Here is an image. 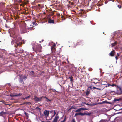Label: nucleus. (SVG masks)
Returning a JSON list of instances; mask_svg holds the SVG:
<instances>
[{
    "mask_svg": "<svg viewBox=\"0 0 122 122\" xmlns=\"http://www.w3.org/2000/svg\"><path fill=\"white\" fill-rule=\"evenodd\" d=\"M69 78L70 79V81L71 82H73V77L72 76H71L69 77Z\"/></svg>",
    "mask_w": 122,
    "mask_h": 122,
    "instance_id": "nucleus-16",
    "label": "nucleus"
},
{
    "mask_svg": "<svg viewBox=\"0 0 122 122\" xmlns=\"http://www.w3.org/2000/svg\"><path fill=\"white\" fill-rule=\"evenodd\" d=\"M59 117L58 115V114H57L56 115L54 118V120L52 122H57V120L59 118Z\"/></svg>",
    "mask_w": 122,
    "mask_h": 122,
    "instance_id": "nucleus-7",
    "label": "nucleus"
},
{
    "mask_svg": "<svg viewBox=\"0 0 122 122\" xmlns=\"http://www.w3.org/2000/svg\"><path fill=\"white\" fill-rule=\"evenodd\" d=\"M44 97V98H46V99H47V100L46 101L47 102H48V101H51V100H50V99H48V98L47 97Z\"/></svg>",
    "mask_w": 122,
    "mask_h": 122,
    "instance_id": "nucleus-19",
    "label": "nucleus"
},
{
    "mask_svg": "<svg viewBox=\"0 0 122 122\" xmlns=\"http://www.w3.org/2000/svg\"><path fill=\"white\" fill-rule=\"evenodd\" d=\"M38 46V47H39V48H40V49H37V51H39L40 50H41V47L39 45Z\"/></svg>",
    "mask_w": 122,
    "mask_h": 122,
    "instance_id": "nucleus-24",
    "label": "nucleus"
},
{
    "mask_svg": "<svg viewBox=\"0 0 122 122\" xmlns=\"http://www.w3.org/2000/svg\"><path fill=\"white\" fill-rule=\"evenodd\" d=\"M20 6H23V5L22 4H20Z\"/></svg>",
    "mask_w": 122,
    "mask_h": 122,
    "instance_id": "nucleus-46",
    "label": "nucleus"
},
{
    "mask_svg": "<svg viewBox=\"0 0 122 122\" xmlns=\"http://www.w3.org/2000/svg\"><path fill=\"white\" fill-rule=\"evenodd\" d=\"M5 4V3H3L4 5Z\"/></svg>",
    "mask_w": 122,
    "mask_h": 122,
    "instance_id": "nucleus-54",
    "label": "nucleus"
},
{
    "mask_svg": "<svg viewBox=\"0 0 122 122\" xmlns=\"http://www.w3.org/2000/svg\"><path fill=\"white\" fill-rule=\"evenodd\" d=\"M55 45H54L53 46H52L51 47V49L52 51V52H54L56 50L55 48Z\"/></svg>",
    "mask_w": 122,
    "mask_h": 122,
    "instance_id": "nucleus-10",
    "label": "nucleus"
},
{
    "mask_svg": "<svg viewBox=\"0 0 122 122\" xmlns=\"http://www.w3.org/2000/svg\"><path fill=\"white\" fill-rule=\"evenodd\" d=\"M119 8H121V5H118L117 6Z\"/></svg>",
    "mask_w": 122,
    "mask_h": 122,
    "instance_id": "nucleus-37",
    "label": "nucleus"
},
{
    "mask_svg": "<svg viewBox=\"0 0 122 122\" xmlns=\"http://www.w3.org/2000/svg\"><path fill=\"white\" fill-rule=\"evenodd\" d=\"M15 42V41L14 40H12L11 42V43L12 44H14Z\"/></svg>",
    "mask_w": 122,
    "mask_h": 122,
    "instance_id": "nucleus-34",
    "label": "nucleus"
},
{
    "mask_svg": "<svg viewBox=\"0 0 122 122\" xmlns=\"http://www.w3.org/2000/svg\"><path fill=\"white\" fill-rule=\"evenodd\" d=\"M30 97H31L30 95H29V96H27V97H25V98H24L23 99L24 100H25V99H27L30 98Z\"/></svg>",
    "mask_w": 122,
    "mask_h": 122,
    "instance_id": "nucleus-20",
    "label": "nucleus"
},
{
    "mask_svg": "<svg viewBox=\"0 0 122 122\" xmlns=\"http://www.w3.org/2000/svg\"><path fill=\"white\" fill-rule=\"evenodd\" d=\"M51 118L49 119V120H51L53 118V117H54V116H53V115H52L51 116Z\"/></svg>",
    "mask_w": 122,
    "mask_h": 122,
    "instance_id": "nucleus-39",
    "label": "nucleus"
},
{
    "mask_svg": "<svg viewBox=\"0 0 122 122\" xmlns=\"http://www.w3.org/2000/svg\"><path fill=\"white\" fill-rule=\"evenodd\" d=\"M84 114L82 113L79 112L76 113L75 115V116H76L78 115H83Z\"/></svg>",
    "mask_w": 122,
    "mask_h": 122,
    "instance_id": "nucleus-11",
    "label": "nucleus"
},
{
    "mask_svg": "<svg viewBox=\"0 0 122 122\" xmlns=\"http://www.w3.org/2000/svg\"><path fill=\"white\" fill-rule=\"evenodd\" d=\"M93 88L94 89H98V90H101L99 88H97L96 87H93Z\"/></svg>",
    "mask_w": 122,
    "mask_h": 122,
    "instance_id": "nucleus-29",
    "label": "nucleus"
},
{
    "mask_svg": "<svg viewBox=\"0 0 122 122\" xmlns=\"http://www.w3.org/2000/svg\"><path fill=\"white\" fill-rule=\"evenodd\" d=\"M73 46L76 47V46L78 45H81L83 46L84 45V43L83 41L79 40L77 41V43H73Z\"/></svg>",
    "mask_w": 122,
    "mask_h": 122,
    "instance_id": "nucleus-2",
    "label": "nucleus"
},
{
    "mask_svg": "<svg viewBox=\"0 0 122 122\" xmlns=\"http://www.w3.org/2000/svg\"><path fill=\"white\" fill-rule=\"evenodd\" d=\"M48 22L49 23H54V20L50 19H49Z\"/></svg>",
    "mask_w": 122,
    "mask_h": 122,
    "instance_id": "nucleus-12",
    "label": "nucleus"
},
{
    "mask_svg": "<svg viewBox=\"0 0 122 122\" xmlns=\"http://www.w3.org/2000/svg\"><path fill=\"white\" fill-rule=\"evenodd\" d=\"M71 68H70L71 71L73 73H75L76 71V68L74 65L73 64H71Z\"/></svg>",
    "mask_w": 122,
    "mask_h": 122,
    "instance_id": "nucleus-4",
    "label": "nucleus"
},
{
    "mask_svg": "<svg viewBox=\"0 0 122 122\" xmlns=\"http://www.w3.org/2000/svg\"><path fill=\"white\" fill-rule=\"evenodd\" d=\"M24 104H28L29 105L30 104V103L29 102H24Z\"/></svg>",
    "mask_w": 122,
    "mask_h": 122,
    "instance_id": "nucleus-30",
    "label": "nucleus"
},
{
    "mask_svg": "<svg viewBox=\"0 0 122 122\" xmlns=\"http://www.w3.org/2000/svg\"><path fill=\"white\" fill-rule=\"evenodd\" d=\"M117 42H116L113 43H112L111 44V46L112 47H113L115 45H116L117 44Z\"/></svg>",
    "mask_w": 122,
    "mask_h": 122,
    "instance_id": "nucleus-15",
    "label": "nucleus"
},
{
    "mask_svg": "<svg viewBox=\"0 0 122 122\" xmlns=\"http://www.w3.org/2000/svg\"><path fill=\"white\" fill-rule=\"evenodd\" d=\"M34 28L33 27L30 28H29V30H34Z\"/></svg>",
    "mask_w": 122,
    "mask_h": 122,
    "instance_id": "nucleus-26",
    "label": "nucleus"
},
{
    "mask_svg": "<svg viewBox=\"0 0 122 122\" xmlns=\"http://www.w3.org/2000/svg\"><path fill=\"white\" fill-rule=\"evenodd\" d=\"M55 111V110H51L50 111V113H55V112H56Z\"/></svg>",
    "mask_w": 122,
    "mask_h": 122,
    "instance_id": "nucleus-21",
    "label": "nucleus"
},
{
    "mask_svg": "<svg viewBox=\"0 0 122 122\" xmlns=\"http://www.w3.org/2000/svg\"><path fill=\"white\" fill-rule=\"evenodd\" d=\"M36 109H38L39 110V111H40L41 110V109L40 108H39L38 107H37L36 108Z\"/></svg>",
    "mask_w": 122,
    "mask_h": 122,
    "instance_id": "nucleus-36",
    "label": "nucleus"
},
{
    "mask_svg": "<svg viewBox=\"0 0 122 122\" xmlns=\"http://www.w3.org/2000/svg\"><path fill=\"white\" fill-rule=\"evenodd\" d=\"M30 73L32 74L33 75L34 74V72L33 71H31L30 72Z\"/></svg>",
    "mask_w": 122,
    "mask_h": 122,
    "instance_id": "nucleus-33",
    "label": "nucleus"
},
{
    "mask_svg": "<svg viewBox=\"0 0 122 122\" xmlns=\"http://www.w3.org/2000/svg\"><path fill=\"white\" fill-rule=\"evenodd\" d=\"M27 78V77L25 76H20L19 78V82L20 83L24 84L23 80H25Z\"/></svg>",
    "mask_w": 122,
    "mask_h": 122,
    "instance_id": "nucleus-3",
    "label": "nucleus"
},
{
    "mask_svg": "<svg viewBox=\"0 0 122 122\" xmlns=\"http://www.w3.org/2000/svg\"><path fill=\"white\" fill-rule=\"evenodd\" d=\"M117 47H116L115 48V49H117Z\"/></svg>",
    "mask_w": 122,
    "mask_h": 122,
    "instance_id": "nucleus-49",
    "label": "nucleus"
},
{
    "mask_svg": "<svg viewBox=\"0 0 122 122\" xmlns=\"http://www.w3.org/2000/svg\"><path fill=\"white\" fill-rule=\"evenodd\" d=\"M93 82L95 83V82Z\"/></svg>",
    "mask_w": 122,
    "mask_h": 122,
    "instance_id": "nucleus-55",
    "label": "nucleus"
},
{
    "mask_svg": "<svg viewBox=\"0 0 122 122\" xmlns=\"http://www.w3.org/2000/svg\"><path fill=\"white\" fill-rule=\"evenodd\" d=\"M66 117H65L63 120L61 121V122H65L66 120Z\"/></svg>",
    "mask_w": 122,
    "mask_h": 122,
    "instance_id": "nucleus-28",
    "label": "nucleus"
},
{
    "mask_svg": "<svg viewBox=\"0 0 122 122\" xmlns=\"http://www.w3.org/2000/svg\"><path fill=\"white\" fill-rule=\"evenodd\" d=\"M49 111L46 110L44 111L43 113L46 118L48 116L49 113Z\"/></svg>",
    "mask_w": 122,
    "mask_h": 122,
    "instance_id": "nucleus-5",
    "label": "nucleus"
},
{
    "mask_svg": "<svg viewBox=\"0 0 122 122\" xmlns=\"http://www.w3.org/2000/svg\"><path fill=\"white\" fill-rule=\"evenodd\" d=\"M102 122H115V121L114 120L112 121V122L109 121H107V120H105Z\"/></svg>",
    "mask_w": 122,
    "mask_h": 122,
    "instance_id": "nucleus-22",
    "label": "nucleus"
},
{
    "mask_svg": "<svg viewBox=\"0 0 122 122\" xmlns=\"http://www.w3.org/2000/svg\"><path fill=\"white\" fill-rule=\"evenodd\" d=\"M42 98V97L38 98L36 96H34V99L36 102H38L41 101Z\"/></svg>",
    "mask_w": 122,
    "mask_h": 122,
    "instance_id": "nucleus-6",
    "label": "nucleus"
},
{
    "mask_svg": "<svg viewBox=\"0 0 122 122\" xmlns=\"http://www.w3.org/2000/svg\"><path fill=\"white\" fill-rule=\"evenodd\" d=\"M14 95H10V96L11 97H15V96H14Z\"/></svg>",
    "mask_w": 122,
    "mask_h": 122,
    "instance_id": "nucleus-44",
    "label": "nucleus"
},
{
    "mask_svg": "<svg viewBox=\"0 0 122 122\" xmlns=\"http://www.w3.org/2000/svg\"><path fill=\"white\" fill-rule=\"evenodd\" d=\"M71 108H69V109L68 110V111H70V110H71Z\"/></svg>",
    "mask_w": 122,
    "mask_h": 122,
    "instance_id": "nucleus-47",
    "label": "nucleus"
},
{
    "mask_svg": "<svg viewBox=\"0 0 122 122\" xmlns=\"http://www.w3.org/2000/svg\"><path fill=\"white\" fill-rule=\"evenodd\" d=\"M41 122H51L50 121H46L45 122L44 121H42Z\"/></svg>",
    "mask_w": 122,
    "mask_h": 122,
    "instance_id": "nucleus-42",
    "label": "nucleus"
},
{
    "mask_svg": "<svg viewBox=\"0 0 122 122\" xmlns=\"http://www.w3.org/2000/svg\"><path fill=\"white\" fill-rule=\"evenodd\" d=\"M55 91L56 92H57V91H56V90H55Z\"/></svg>",
    "mask_w": 122,
    "mask_h": 122,
    "instance_id": "nucleus-52",
    "label": "nucleus"
},
{
    "mask_svg": "<svg viewBox=\"0 0 122 122\" xmlns=\"http://www.w3.org/2000/svg\"><path fill=\"white\" fill-rule=\"evenodd\" d=\"M85 93L87 96L90 93L89 91V90H87L86 91Z\"/></svg>",
    "mask_w": 122,
    "mask_h": 122,
    "instance_id": "nucleus-17",
    "label": "nucleus"
},
{
    "mask_svg": "<svg viewBox=\"0 0 122 122\" xmlns=\"http://www.w3.org/2000/svg\"><path fill=\"white\" fill-rule=\"evenodd\" d=\"M120 100V99H117V98H115L114 99V101L115 102H116L117 101H119Z\"/></svg>",
    "mask_w": 122,
    "mask_h": 122,
    "instance_id": "nucleus-23",
    "label": "nucleus"
},
{
    "mask_svg": "<svg viewBox=\"0 0 122 122\" xmlns=\"http://www.w3.org/2000/svg\"><path fill=\"white\" fill-rule=\"evenodd\" d=\"M103 102H104V103H106L107 104L108 103L109 104L110 103L107 101H103Z\"/></svg>",
    "mask_w": 122,
    "mask_h": 122,
    "instance_id": "nucleus-27",
    "label": "nucleus"
},
{
    "mask_svg": "<svg viewBox=\"0 0 122 122\" xmlns=\"http://www.w3.org/2000/svg\"><path fill=\"white\" fill-rule=\"evenodd\" d=\"M115 50H113L109 53V56L111 57L113 56L115 54Z\"/></svg>",
    "mask_w": 122,
    "mask_h": 122,
    "instance_id": "nucleus-8",
    "label": "nucleus"
},
{
    "mask_svg": "<svg viewBox=\"0 0 122 122\" xmlns=\"http://www.w3.org/2000/svg\"><path fill=\"white\" fill-rule=\"evenodd\" d=\"M73 5V3H71V5Z\"/></svg>",
    "mask_w": 122,
    "mask_h": 122,
    "instance_id": "nucleus-50",
    "label": "nucleus"
},
{
    "mask_svg": "<svg viewBox=\"0 0 122 122\" xmlns=\"http://www.w3.org/2000/svg\"><path fill=\"white\" fill-rule=\"evenodd\" d=\"M24 113L25 115L26 116H27V117H29V115L26 112H24Z\"/></svg>",
    "mask_w": 122,
    "mask_h": 122,
    "instance_id": "nucleus-25",
    "label": "nucleus"
},
{
    "mask_svg": "<svg viewBox=\"0 0 122 122\" xmlns=\"http://www.w3.org/2000/svg\"><path fill=\"white\" fill-rule=\"evenodd\" d=\"M71 122H76L75 119H73L72 120Z\"/></svg>",
    "mask_w": 122,
    "mask_h": 122,
    "instance_id": "nucleus-32",
    "label": "nucleus"
},
{
    "mask_svg": "<svg viewBox=\"0 0 122 122\" xmlns=\"http://www.w3.org/2000/svg\"><path fill=\"white\" fill-rule=\"evenodd\" d=\"M36 109H38L39 110V111H40L41 110V109L40 108H39L38 107H37L36 108Z\"/></svg>",
    "mask_w": 122,
    "mask_h": 122,
    "instance_id": "nucleus-35",
    "label": "nucleus"
},
{
    "mask_svg": "<svg viewBox=\"0 0 122 122\" xmlns=\"http://www.w3.org/2000/svg\"><path fill=\"white\" fill-rule=\"evenodd\" d=\"M118 57L117 56H115V58L116 60H117L118 59Z\"/></svg>",
    "mask_w": 122,
    "mask_h": 122,
    "instance_id": "nucleus-38",
    "label": "nucleus"
},
{
    "mask_svg": "<svg viewBox=\"0 0 122 122\" xmlns=\"http://www.w3.org/2000/svg\"><path fill=\"white\" fill-rule=\"evenodd\" d=\"M71 109H74L75 108H74V107L73 106H72L71 107Z\"/></svg>",
    "mask_w": 122,
    "mask_h": 122,
    "instance_id": "nucleus-43",
    "label": "nucleus"
},
{
    "mask_svg": "<svg viewBox=\"0 0 122 122\" xmlns=\"http://www.w3.org/2000/svg\"><path fill=\"white\" fill-rule=\"evenodd\" d=\"M86 105H90V104H86Z\"/></svg>",
    "mask_w": 122,
    "mask_h": 122,
    "instance_id": "nucleus-48",
    "label": "nucleus"
},
{
    "mask_svg": "<svg viewBox=\"0 0 122 122\" xmlns=\"http://www.w3.org/2000/svg\"><path fill=\"white\" fill-rule=\"evenodd\" d=\"M104 103V102H103L102 101V102H101L100 103H99L98 104H103Z\"/></svg>",
    "mask_w": 122,
    "mask_h": 122,
    "instance_id": "nucleus-31",
    "label": "nucleus"
},
{
    "mask_svg": "<svg viewBox=\"0 0 122 122\" xmlns=\"http://www.w3.org/2000/svg\"><path fill=\"white\" fill-rule=\"evenodd\" d=\"M22 95V94L21 93H19L17 94H15L14 95V96H20Z\"/></svg>",
    "mask_w": 122,
    "mask_h": 122,
    "instance_id": "nucleus-18",
    "label": "nucleus"
},
{
    "mask_svg": "<svg viewBox=\"0 0 122 122\" xmlns=\"http://www.w3.org/2000/svg\"><path fill=\"white\" fill-rule=\"evenodd\" d=\"M70 2H70V1H69V3H70Z\"/></svg>",
    "mask_w": 122,
    "mask_h": 122,
    "instance_id": "nucleus-53",
    "label": "nucleus"
},
{
    "mask_svg": "<svg viewBox=\"0 0 122 122\" xmlns=\"http://www.w3.org/2000/svg\"><path fill=\"white\" fill-rule=\"evenodd\" d=\"M117 56L118 57L120 56V54L118 53H117Z\"/></svg>",
    "mask_w": 122,
    "mask_h": 122,
    "instance_id": "nucleus-40",
    "label": "nucleus"
},
{
    "mask_svg": "<svg viewBox=\"0 0 122 122\" xmlns=\"http://www.w3.org/2000/svg\"><path fill=\"white\" fill-rule=\"evenodd\" d=\"M38 6H40V4H38Z\"/></svg>",
    "mask_w": 122,
    "mask_h": 122,
    "instance_id": "nucleus-51",
    "label": "nucleus"
},
{
    "mask_svg": "<svg viewBox=\"0 0 122 122\" xmlns=\"http://www.w3.org/2000/svg\"><path fill=\"white\" fill-rule=\"evenodd\" d=\"M111 86L112 87L115 86L116 87H117L119 89V90L117 92V93L119 94H121L122 93V91L121 88L119 87H118V86H117L115 84H114L111 85L110 84H108V86Z\"/></svg>",
    "mask_w": 122,
    "mask_h": 122,
    "instance_id": "nucleus-1",
    "label": "nucleus"
},
{
    "mask_svg": "<svg viewBox=\"0 0 122 122\" xmlns=\"http://www.w3.org/2000/svg\"><path fill=\"white\" fill-rule=\"evenodd\" d=\"M85 109L84 108H79V109L77 110H76L75 111V112H80L81 111V110H85Z\"/></svg>",
    "mask_w": 122,
    "mask_h": 122,
    "instance_id": "nucleus-13",
    "label": "nucleus"
},
{
    "mask_svg": "<svg viewBox=\"0 0 122 122\" xmlns=\"http://www.w3.org/2000/svg\"><path fill=\"white\" fill-rule=\"evenodd\" d=\"M35 23H36V22H33L32 23V24H33V25H35Z\"/></svg>",
    "mask_w": 122,
    "mask_h": 122,
    "instance_id": "nucleus-41",
    "label": "nucleus"
},
{
    "mask_svg": "<svg viewBox=\"0 0 122 122\" xmlns=\"http://www.w3.org/2000/svg\"><path fill=\"white\" fill-rule=\"evenodd\" d=\"M56 112H55V113H54V114L53 115V116H54V117L55 116V114H56Z\"/></svg>",
    "mask_w": 122,
    "mask_h": 122,
    "instance_id": "nucleus-45",
    "label": "nucleus"
},
{
    "mask_svg": "<svg viewBox=\"0 0 122 122\" xmlns=\"http://www.w3.org/2000/svg\"><path fill=\"white\" fill-rule=\"evenodd\" d=\"M6 114V112L2 111L0 113V116H2L3 115H5Z\"/></svg>",
    "mask_w": 122,
    "mask_h": 122,
    "instance_id": "nucleus-14",
    "label": "nucleus"
},
{
    "mask_svg": "<svg viewBox=\"0 0 122 122\" xmlns=\"http://www.w3.org/2000/svg\"><path fill=\"white\" fill-rule=\"evenodd\" d=\"M15 40L16 41V42L15 43L17 44V46H19L20 47L22 44V43L20 42L18 43H17V42L18 41L17 40H16V39H15Z\"/></svg>",
    "mask_w": 122,
    "mask_h": 122,
    "instance_id": "nucleus-9",
    "label": "nucleus"
}]
</instances>
